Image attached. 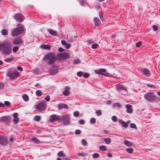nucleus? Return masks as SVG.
Instances as JSON below:
<instances>
[{"instance_id": "12", "label": "nucleus", "mask_w": 160, "mask_h": 160, "mask_svg": "<svg viewBox=\"0 0 160 160\" xmlns=\"http://www.w3.org/2000/svg\"><path fill=\"white\" fill-rule=\"evenodd\" d=\"M46 103L45 101L42 102L36 105V108L39 111L44 110L46 108Z\"/></svg>"}, {"instance_id": "14", "label": "nucleus", "mask_w": 160, "mask_h": 160, "mask_svg": "<svg viewBox=\"0 0 160 160\" xmlns=\"http://www.w3.org/2000/svg\"><path fill=\"white\" fill-rule=\"evenodd\" d=\"M61 119V117L60 116L56 114H52L50 116L49 120L51 122H53L54 121L60 120Z\"/></svg>"}, {"instance_id": "8", "label": "nucleus", "mask_w": 160, "mask_h": 160, "mask_svg": "<svg viewBox=\"0 0 160 160\" xmlns=\"http://www.w3.org/2000/svg\"><path fill=\"white\" fill-rule=\"evenodd\" d=\"M19 74V73L16 70L13 72L9 70L7 72V76L9 77L11 79H14L16 78Z\"/></svg>"}, {"instance_id": "25", "label": "nucleus", "mask_w": 160, "mask_h": 160, "mask_svg": "<svg viewBox=\"0 0 160 160\" xmlns=\"http://www.w3.org/2000/svg\"><path fill=\"white\" fill-rule=\"evenodd\" d=\"M1 34L3 36L7 35L8 34V31L6 29H2L1 31Z\"/></svg>"}, {"instance_id": "49", "label": "nucleus", "mask_w": 160, "mask_h": 160, "mask_svg": "<svg viewBox=\"0 0 160 160\" xmlns=\"http://www.w3.org/2000/svg\"><path fill=\"white\" fill-rule=\"evenodd\" d=\"M142 43L141 42L139 41V42H137L136 43L135 45L137 47L139 48L140 46Z\"/></svg>"}, {"instance_id": "37", "label": "nucleus", "mask_w": 160, "mask_h": 160, "mask_svg": "<svg viewBox=\"0 0 160 160\" xmlns=\"http://www.w3.org/2000/svg\"><path fill=\"white\" fill-rule=\"evenodd\" d=\"M92 157L94 158H99L100 156L97 153H93L92 155Z\"/></svg>"}, {"instance_id": "45", "label": "nucleus", "mask_w": 160, "mask_h": 160, "mask_svg": "<svg viewBox=\"0 0 160 160\" xmlns=\"http://www.w3.org/2000/svg\"><path fill=\"white\" fill-rule=\"evenodd\" d=\"M75 134L76 135H78L81 134V130L79 129H77L75 131Z\"/></svg>"}, {"instance_id": "52", "label": "nucleus", "mask_w": 160, "mask_h": 160, "mask_svg": "<svg viewBox=\"0 0 160 160\" xmlns=\"http://www.w3.org/2000/svg\"><path fill=\"white\" fill-rule=\"evenodd\" d=\"M146 85H147V86L148 87H149V88H156V86H155L152 85L151 84H147Z\"/></svg>"}, {"instance_id": "6", "label": "nucleus", "mask_w": 160, "mask_h": 160, "mask_svg": "<svg viewBox=\"0 0 160 160\" xmlns=\"http://www.w3.org/2000/svg\"><path fill=\"white\" fill-rule=\"evenodd\" d=\"M105 68H99L98 70H95V73L98 75H101L105 77H112V75L108 72H106Z\"/></svg>"}, {"instance_id": "55", "label": "nucleus", "mask_w": 160, "mask_h": 160, "mask_svg": "<svg viewBox=\"0 0 160 160\" xmlns=\"http://www.w3.org/2000/svg\"><path fill=\"white\" fill-rule=\"evenodd\" d=\"M58 50L60 52H63L65 51V49L61 47H60L58 48Z\"/></svg>"}, {"instance_id": "38", "label": "nucleus", "mask_w": 160, "mask_h": 160, "mask_svg": "<svg viewBox=\"0 0 160 160\" xmlns=\"http://www.w3.org/2000/svg\"><path fill=\"white\" fill-rule=\"evenodd\" d=\"M130 128H132L137 129V128L136 125L134 123H131L130 124Z\"/></svg>"}, {"instance_id": "1", "label": "nucleus", "mask_w": 160, "mask_h": 160, "mask_svg": "<svg viewBox=\"0 0 160 160\" xmlns=\"http://www.w3.org/2000/svg\"><path fill=\"white\" fill-rule=\"evenodd\" d=\"M42 59L48 65H51L54 63L57 59L54 53L51 52L45 55Z\"/></svg>"}, {"instance_id": "18", "label": "nucleus", "mask_w": 160, "mask_h": 160, "mask_svg": "<svg viewBox=\"0 0 160 160\" xmlns=\"http://www.w3.org/2000/svg\"><path fill=\"white\" fill-rule=\"evenodd\" d=\"M40 47L43 49L50 50L51 48V46L49 44H42Z\"/></svg>"}, {"instance_id": "19", "label": "nucleus", "mask_w": 160, "mask_h": 160, "mask_svg": "<svg viewBox=\"0 0 160 160\" xmlns=\"http://www.w3.org/2000/svg\"><path fill=\"white\" fill-rule=\"evenodd\" d=\"M142 73L146 76L149 77L151 75V72L149 69L147 68H145L142 70Z\"/></svg>"}, {"instance_id": "56", "label": "nucleus", "mask_w": 160, "mask_h": 160, "mask_svg": "<svg viewBox=\"0 0 160 160\" xmlns=\"http://www.w3.org/2000/svg\"><path fill=\"white\" fill-rule=\"evenodd\" d=\"M152 28L154 31H156L158 29V27L155 25H153L152 26Z\"/></svg>"}, {"instance_id": "27", "label": "nucleus", "mask_w": 160, "mask_h": 160, "mask_svg": "<svg viewBox=\"0 0 160 160\" xmlns=\"http://www.w3.org/2000/svg\"><path fill=\"white\" fill-rule=\"evenodd\" d=\"M57 155V156H58L59 157H65V154H64L63 151H60L58 153Z\"/></svg>"}, {"instance_id": "47", "label": "nucleus", "mask_w": 160, "mask_h": 160, "mask_svg": "<svg viewBox=\"0 0 160 160\" xmlns=\"http://www.w3.org/2000/svg\"><path fill=\"white\" fill-rule=\"evenodd\" d=\"M113 106L114 107H117L119 108H120L121 106L120 104L118 102H116L113 103Z\"/></svg>"}, {"instance_id": "60", "label": "nucleus", "mask_w": 160, "mask_h": 160, "mask_svg": "<svg viewBox=\"0 0 160 160\" xmlns=\"http://www.w3.org/2000/svg\"><path fill=\"white\" fill-rule=\"evenodd\" d=\"M68 108V106L66 104L62 103V108L67 109Z\"/></svg>"}, {"instance_id": "36", "label": "nucleus", "mask_w": 160, "mask_h": 160, "mask_svg": "<svg viewBox=\"0 0 160 160\" xmlns=\"http://www.w3.org/2000/svg\"><path fill=\"white\" fill-rule=\"evenodd\" d=\"M99 45L98 43H94L92 44L91 48L93 49H96L99 47Z\"/></svg>"}, {"instance_id": "62", "label": "nucleus", "mask_w": 160, "mask_h": 160, "mask_svg": "<svg viewBox=\"0 0 160 160\" xmlns=\"http://www.w3.org/2000/svg\"><path fill=\"white\" fill-rule=\"evenodd\" d=\"M17 69L18 70L21 72L23 70V69L21 67L19 66H18L17 67Z\"/></svg>"}, {"instance_id": "35", "label": "nucleus", "mask_w": 160, "mask_h": 160, "mask_svg": "<svg viewBox=\"0 0 160 160\" xmlns=\"http://www.w3.org/2000/svg\"><path fill=\"white\" fill-rule=\"evenodd\" d=\"M103 12L102 11H100L99 13V15L100 17V19L102 20V21H103L104 19L102 16Z\"/></svg>"}, {"instance_id": "33", "label": "nucleus", "mask_w": 160, "mask_h": 160, "mask_svg": "<svg viewBox=\"0 0 160 160\" xmlns=\"http://www.w3.org/2000/svg\"><path fill=\"white\" fill-rule=\"evenodd\" d=\"M104 141L106 144H109L111 142V139L109 138H107L105 139Z\"/></svg>"}, {"instance_id": "24", "label": "nucleus", "mask_w": 160, "mask_h": 160, "mask_svg": "<svg viewBox=\"0 0 160 160\" xmlns=\"http://www.w3.org/2000/svg\"><path fill=\"white\" fill-rule=\"evenodd\" d=\"M31 140L32 141L34 142V143L36 144H39L40 142L39 139L36 137L32 138Z\"/></svg>"}, {"instance_id": "41", "label": "nucleus", "mask_w": 160, "mask_h": 160, "mask_svg": "<svg viewBox=\"0 0 160 160\" xmlns=\"http://www.w3.org/2000/svg\"><path fill=\"white\" fill-rule=\"evenodd\" d=\"M19 120V118L18 117L14 118L13 119V121L14 122V123L15 124L17 123L18 122Z\"/></svg>"}, {"instance_id": "57", "label": "nucleus", "mask_w": 160, "mask_h": 160, "mask_svg": "<svg viewBox=\"0 0 160 160\" xmlns=\"http://www.w3.org/2000/svg\"><path fill=\"white\" fill-rule=\"evenodd\" d=\"M3 104H4V105L5 106V105H6L7 106H9L10 105V102L8 101H4V103H3Z\"/></svg>"}, {"instance_id": "30", "label": "nucleus", "mask_w": 160, "mask_h": 160, "mask_svg": "<svg viewBox=\"0 0 160 160\" xmlns=\"http://www.w3.org/2000/svg\"><path fill=\"white\" fill-rule=\"evenodd\" d=\"M81 62L80 60L78 58H77L76 59L73 60V64H79Z\"/></svg>"}, {"instance_id": "50", "label": "nucleus", "mask_w": 160, "mask_h": 160, "mask_svg": "<svg viewBox=\"0 0 160 160\" xmlns=\"http://www.w3.org/2000/svg\"><path fill=\"white\" fill-rule=\"evenodd\" d=\"M79 115V112L78 111H76L73 112V115L74 117H77Z\"/></svg>"}, {"instance_id": "61", "label": "nucleus", "mask_w": 160, "mask_h": 160, "mask_svg": "<svg viewBox=\"0 0 160 160\" xmlns=\"http://www.w3.org/2000/svg\"><path fill=\"white\" fill-rule=\"evenodd\" d=\"M58 108L60 110L62 108V103H60L58 105Z\"/></svg>"}, {"instance_id": "59", "label": "nucleus", "mask_w": 160, "mask_h": 160, "mask_svg": "<svg viewBox=\"0 0 160 160\" xmlns=\"http://www.w3.org/2000/svg\"><path fill=\"white\" fill-rule=\"evenodd\" d=\"M45 99L47 101H49L50 100V97L49 95H47L45 98Z\"/></svg>"}, {"instance_id": "54", "label": "nucleus", "mask_w": 160, "mask_h": 160, "mask_svg": "<svg viewBox=\"0 0 160 160\" xmlns=\"http://www.w3.org/2000/svg\"><path fill=\"white\" fill-rule=\"evenodd\" d=\"M78 123L80 124L83 125L85 123V121L83 119H80L78 121Z\"/></svg>"}, {"instance_id": "46", "label": "nucleus", "mask_w": 160, "mask_h": 160, "mask_svg": "<svg viewBox=\"0 0 160 160\" xmlns=\"http://www.w3.org/2000/svg\"><path fill=\"white\" fill-rule=\"evenodd\" d=\"M83 77L85 78H87L90 76V74L88 72H85L83 74Z\"/></svg>"}, {"instance_id": "31", "label": "nucleus", "mask_w": 160, "mask_h": 160, "mask_svg": "<svg viewBox=\"0 0 160 160\" xmlns=\"http://www.w3.org/2000/svg\"><path fill=\"white\" fill-rule=\"evenodd\" d=\"M36 95L38 97H40L42 95L41 91L39 90H37L35 92Z\"/></svg>"}, {"instance_id": "20", "label": "nucleus", "mask_w": 160, "mask_h": 160, "mask_svg": "<svg viewBox=\"0 0 160 160\" xmlns=\"http://www.w3.org/2000/svg\"><path fill=\"white\" fill-rule=\"evenodd\" d=\"M47 31L50 34L53 36H56L57 35V32L51 28H47Z\"/></svg>"}, {"instance_id": "5", "label": "nucleus", "mask_w": 160, "mask_h": 160, "mask_svg": "<svg viewBox=\"0 0 160 160\" xmlns=\"http://www.w3.org/2000/svg\"><path fill=\"white\" fill-rule=\"evenodd\" d=\"M56 58L58 61H62L69 59L70 55L67 52H59L57 53Z\"/></svg>"}, {"instance_id": "64", "label": "nucleus", "mask_w": 160, "mask_h": 160, "mask_svg": "<svg viewBox=\"0 0 160 160\" xmlns=\"http://www.w3.org/2000/svg\"><path fill=\"white\" fill-rule=\"evenodd\" d=\"M18 114L17 112H14L12 114V116L14 118H17V116H18Z\"/></svg>"}, {"instance_id": "22", "label": "nucleus", "mask_w": 160, "mask_h": 160, "mask_svg": "<svg viewBox=\"0 0 160 160\" xmlns=\"http://www.w3.org/2000/svg\"><path fill=\"white\" fill-rule=\"evenodd\" d=\"M94 22L95 26H99L101 24L100 20L96 17L94 18Z\"/></svg>"}, {"instance_id": "53", "label": "nucleus", "mask_w": 160, "mask_h": 160, "mask_svg": "<svg viewBox=\"0 0 160 160\" xmlns=\"http://www.w3.org/2000/svg\"><path fill=\"white\" fill-rule=\"evenodd\" d=\"M96 113L98 116H100L102 114L101 111L99 110H97L96 112Z\"/></svg>"}, {"instance_id": "40", "label": "nucleus", "mask_w": 160, "mask_h": 160, "mask_svg": "<svg viewBox=\"0 0 160 160\" xmlns=\"http://www.w3.org/2000/svg\"><path fill=\"white\" fill-rule=\"evenodd\" d=\"M18 49L19 48L18 46H14L12 48V51L14 52H16Z\"/></svg>"}, {"instance_id": "9", "label": "nucleus", "mask_w": 160, "mask_h": 160, "mask_svg": "<svg viewBox=\"0 0 160 160\" xmlns=\"http://www.w3.org/2000/svg\"><path fill=\"white\" fill-rule=\"evenodd\" d=\"M62 121L63 122V125L64 126H68L70 124V121L69 115L67 114L64 115L62 116Z\"/></svg>"}, {"instance_id": "15", "label": "nucleus", "mask_w": 160, "mask_h": 160, "mask_svg": "<svg viewBox=\"0 0 160 160\" xmlns=\"http://www.w3.org/2000/svg\"><path fill=\"white\" fill-rule=\"evenodd\" d=\"M11 119V118L8 116H2L0 118V122H9Z\"/></svg>"}, {"instance_id": "3", "label": "nucleus", "mask_w": 160, "mask_h": 160, "mask_svg": "<svg viewBox=\"0 0 160 160\" xmlns=\"http://www.w3.org/2000/svg\"><path fill=\"white\" fill-rule=\"evenodd\" d=\"M1 47L3 48L2 51L3 53L5 55H8L10 54L12 50L11 44L8 42H5L0 44Z\"/></svg>"}, {"instance_id": "16", "label": "nucleus", "mask_w": 160, "mask_h": 160, "mask_svg": "<svg viewBox=\"0 0 160 160\" xmlns=\"http://www.w3.org/2000/svg\"><path fill=\"white\" fill-rule=\"evenodd\" d=\"M115 89L116 90L119 92L121 93V92L122 90L127 92V88L125 87H124L123 85L120 84H118L116 86Z\"/></svg>"}, {"instance_id": "58", "label": "nucleus", "mask_w": 160, "mask_h": 160, "mask_svg": "<svg viewBox=\"0 0 160 160\" xmlns=\"http://www.w3.org/2000/svg\"><path fill=\"white\" fill-rule=\"evenodd\" d=\"M61 44L63 45H65L66 46V45L67 44V42L65 41V40H61Z\"/></svg>"}, {"instance_id": "26", "label": "nucleus", "mask_w": 160, "mask_h": 160, "mask_svg": "<svg viewBox=\"0 0 160 160\" xmlns=\"http://www.w3.org/2000/svg\"><path fill=\"white\" fill-rule=\"evenodd\" d=\"M22 98L25 101H28L29 100V98L28 95L25 94L22 95Z\"/></svg>"}, {"instance_id": "4", "label": "nucleus", "mask_w": 160, "mask_h": 160, "mask_svg": "<svg viewBox=\"0 0 160 160\" xmlns=\"http://www.w3.org/2000/svg\"><path fill=\"white\" fill-rule=\"evenodd\" d=\"M144 97L150 102H157L158 100V98L155 96L152 92H149L144 94Z\"/></svg>"}, {"instance_id": "29", "label": "nucleus", "mask_w": 160, "mask_h": 160, "mask_svg": "<svg viewBox=\"0 0 160 160\" xmlns=\"http://www.w3.org/2000/svg\"><path fill=\"white\" fill-rule=\"evenodd\" d=\"M41 119V117L39 115H36L34 117V120L36 121L39 122Z\"/></svg>"}, {"instance_id": "44", "label": "nucleus", "mask_w": 160, "mask_h": 160, "mask_svg": "<svg viewBox=\"0 0 160 160\" xmlns=\"http://www.w3.org/2000/svg\"><path fill=\"white\" fill-rule=\"evenodd\" d=\"M77 75L79 77H81L83 76V72L82 71H78L77 73Z\"/></svg>"}, {"instance_id": "28", "label": "nucleus", "mask_w": 160, "mask_h": 160, "mask_svg": "<svg viewBox=\"0 0 160 160\" xmlns=\"http://www.w3.org/2000/svg\"><path fill=\"white\" fill-rule=\"evenodd\" d=\"M99 149L103 151H106L107 150L106 146L105 145H101L99 146Z\"/></svg>"}, {"instance_id": "23", "label": "nucleus", "mask_w": 160, "mask_h": 160, "mask_svg": "<svg viewBox=\"0 0 160 160\" xmlns=\"http://www.w3.org/2000/svg\"><path fill=\"white\" fill-rule=\"evenodd\" d=\"M124 143L126 146H132L133 145V144L132 142L127 140L124 141Z\"/></svg>"}, {"instance_id": "7", "label": "nucleus", "mask_w": 160, "mask_h": 160, "mask_svg": "<svg viewBox=\"0 0 160 160\" xmlns=\"http://www.w3.org/2000/svg\"><path fill=\"white\" fill-rule=\"evenodd\" d=\"M59 72V66L53 64L49 69V73L52 75L56 74Z\"/></svg>"}, {"instance_id": "34", "label": "nucleus", "mask_w": 160, "mask_h": 160, "mask_svg": "<svg viewBox=\"0 0 160 160\" xmlns=\"http://www.w3.org/2000/svg\"><path fill=\"white\" fill-rule=\"evenodd\" d=\"M133 149L131 148H127L126 149V151L128 153L131 154L132 153L133 151Z\"/></svg>"}, {"instance_id": "63", "label": "nucleus", "mask_w": 160, "mask_h": 160, "mask_svg": "<svg viewBox=\"0 0 160 160\" xmlns=\"http://www.w3.org/2000/svg\"><path fill=\"white\" fill-rule=\"evenodd\" d=\"M4 86V85L2 82H0V89H3Z\"/></svg>"}, {"instance_id": "17", "label": "nucleus", "mask_w": 160, "mask_h": 160, "mask_svg": "<svg viewBox=\"0 0 160 160\" xmlns=\"http://www.w3.org/2000/svg\"><path fill=\"white\" fill-rule=\"evenodd\" d=\"M125 107L126 108V112H127L131 113L132 112L133 110L132 109V105L129 104H127L126 105Z\"/></svg>"}, {"instance_id": "51", "label": "nucleus", "mask_w": 160, "mask_h": 160, "mask_svg": "<svg viewBox=\"0 0 160 160\" xmlns=\"http://www.w3.org/2000/svg\"><path fill=\"white\" fill-rule=\"evenodd\" d=\"M96 122V120L94 118H92L90 119V122L92 124Z\"/></svg>"}, {"instance_id": "39", "label": "nucleus", "mask_w": 160, "mask_h": 160, "mask_svg": "<svg viewBox=\"0 0 160 160\" xmlns=\"http://www.w3.org/2000/svg\"><path fill=\"white\" fill-rule=\"evenodd\" d=\"M63 93L64 95L65 96H68L69 94V91L67 90H65L63 92Z\"/></svg>"}, {"instance_id": "2", "label": "nucleus", "mask_w": 160, "mask_h": 160, "mask_svg": "<svg viewBox=\"0 0 160 160\" xmlns=\"http://www.w3.org/2000/svg\"><path fill=\"white\" fill-rule=\"evenodd\" d=\"M25 28L23 24H18L16 27L11 32V35L12 36H17L23 32Z\"/></svg>"}, {"instance_id": "32", "label": "nucleus", "mask_w": 160, "mask_h": 160, "mask_svg": "<svg viewBox=\"0 0 160 160\" xmlns=\"http://www.w3.org/2000/svg\"><path fill=\"white\" fill-rule=\"evenodd\" d=\"M80 3L81 6L84 7L86 6L88 4L87 3H86V1L83 0H81L80 1Z\"/></svg>"}, {"instance_id": "11", "label": "nucleus", "mask_w": 160, "mask_h": 160, "mask_svg": "<svg viewBox=\"0 0 160 160\" xmlns=\"http://www.w3.org/2000/svg\"><path fill=\"white\" fill-rule=\"evenodd\" d=\"M13 43L15 45H20L23 43L22 37L20 36L16 37L12 41Z\"/></svg>"}, {"instance_id": "13", "label": "nucleus", "mask_w": 160, "mask_h": 160, "mask_svg": "<svg viewBox=\"0 0 160 160\" xmlns=\"http://www.w3.org/2000/svg\"><path fill=\"white\" fill-rule=\"evenodd\" d=\"M8 143L7 137L2 135H0V145L5 146Z\"/></svg>"}, {"instance_id": "43", "label": "nucleus", "mask_w": 160, "mask_h": 160, "mask_svg": "<svg viewBox=\"0 0 160 160\" xmlns=\"http://www.w3.org/2000/svg\"><path fill=\"white\" fill-rule=\"evenodd\" d=\"M82 144L83 146L87 145L88 144L86 141L84 139H83L82 140Z\"/></svg>"}, {"instance_id": "21", "label": "nucleus", "mask_w": 160, "mask_h": 160, "mask_svg": "<svg viewBox=\"0 0 160 160\" xmlns=\"http://www.w3.org/2000/svg\"><path fill=\"white\" fill-rule=\"evenodd\" d=\"M118 122L122 124L121 126L122 127L126 128L128 126V123L122 120L119 119L118 120Z\"/></svg>"}, {"instance_id": "48", "label": "nucleus", "mask_w": 160, "mask_h": 160, "mask_svg": "<svg viewBox=\"0 0 160 160\" xmlns=\"http://www.w3.org/2000/svg\"><path fill=\"white\" fill-rule=\"evenodd\" d=\"M112 121L114 122H116L117 121V118L116 116H113L112 117Z\"/></svg>"}, {"instance_id": "10", "label": "nucleus", "mask_w": 160, "mask_h": 160, "mask_svg": "<svg viewBox=\"0 0 160 160\" xmlns=\"http://www.w3.org/2000/svg\"><path fill=\"white\" fill-rule=\"evenodd\" d=\"M13 17L16 21L19 22H22L24 20V17L23 15L21 13H16L15 14Z\"/></svg>"}, {"instance_id": "42", "label": "nucleus", "mask_w": 160, "mask_h": 160, "mask_svg": "<svg viewBox=\"0 0 160 160\" xmlns=\"http://www.w3.org/2000/svg\"><path fill=\"white\" fill-rule=\"evenodd\" d=\"M13 59V58H7L6 59H4V61L7 62H11L12 60Z\"/></svg>"}]
</instances>
